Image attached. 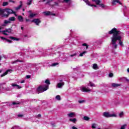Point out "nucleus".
I'll return each mask as SVG.
<instances>
[{
    "label": "nucleus",
    "mask_w": 129,
    "mask_h": 129,
    "mask_svg": "<svg viewBox=\"0 0 129 129\" xmlns=\"http://www.w3.org/2000/svg\"><path fill=\"white\" fill-rule=\"evenodd\" d=\"M109 35L113 34L111 37L110 46L112 48L113 50L117 49V43L116 42L118 41V44L121 47H123V36L124 34L117 30V29L114 28L108 32Z\"/></svg>",
    "instance_id": "f257e3e1"
},
{
    "label": "nucleus",
    "mask_w": 129,
    "mask_h": 129,
    "mask_svg": "<svg viewBox=\"0 0 129 129\" xmlns=\"http://www.w3.org/2000/svg\"><path fill=\"white\" fill-rule=\"evenodd\" d=\"M49 89V85H43L42 86H40L37 89V91L38 92H44V91H46Z\"/></svg>",
    "instance_id": "f03ea898"
},
{
    "label": "nucleus",
    "mask_w": 129,
    "mask_h": 129,
    "mask_svg": "<svg viewBox=\"0 0 129 129\" xmlns=\"http://www.w3.org/2000/svg\"><path fill=\"white\" fill-rule=\"evenodd\" d=\"M77 53H75L73 54H71L69 57H65L62 59V62H68L69 61H72V58L71 57H76Z\"/></svg>",
    "instance_id": "7ed1b4c3"
},
{
    "label": "nucleus",
    "mask_w": 129,
    "mask_h": 129,
    "mask_svg": "<svg viewBox=\"0 0 129 129\" xmlns=\"http://www.w3.org/2000/svg\"><path fill=\"white\" fill-rule=\"evenodd\" d=\"M0 16L2 17L8 18L9 17V13L7 9H0Z\"/></svg>",
    "instance_id": "20e7f679"
},
{
    "label": "nucleus",
    "mask_w": 129,
    "mask_h": 129,
    "mask_svg": "<svg viewBox=\"0 0 129 129\" xmlns=\"http://www.w3.org/2000/svg\"><path fill=\"white\" fill-rule=\"evenodd\" d=\"M2 28L0 27V33H2L3 35H5V36H8V34H10V33H12V29L11 28L6 29L5 30H3L1 31Z\"/></svg>",
    "instance_id": "39448f33"
},
{
    "label": "nucleus",
    "mask_w": 129,
    "mask_h": 129,
    "mask_svg": "<svg viewBox=\"0 0 129 129\" xmlns=\"http://www.w3.org/2000/svg\"><path fill=\"white\" fill-rule=\"evenodd\" d=\"M92 3H95L96 5L99 6V7H100L101 8H102L103 9L105 7V6H104V4H100L101 3L100 0H92Z\"/></svg>",
    "instance_id": "423d86ee"
},
{
    "label": "nucleus",
    "mask_w": 129,
    "mask_h": 129,
    "mask_svg": "<svg viewBox=\"0 0 129 129\" xmlns=\"http://www.w3.org/2000/svg\"><path fill=\"white\" fill-rule=\"evenodd\" d=\"M81 91H83V92H90V91H91V90L89 89V88L86 87H81Z\"/></svg>",
    "instance_id": "0eeeda50"
},
{
    "label": "nucleus",
    "mask_w": 129,
    "mask_h": 129,
    "mask_svg": "<svg viewBox=\"0 0 129 129\" xmlns=\"http://www.w3.org/2000/svg\"><path fill=\"white\" fill-rule=\"evenodd\" d=\"M32 23H35L36 26H39V25L41 23V20L39 19H34L32 20Z\"/></svg>",
    "instance_id": "6e6552de"
},
{
    "label": "nucleus",
    "mask_w": 129,
    "mask_h": 129,
    "mask_svg": "<svg viewBox=\"0 0 129 129\" xmlns=\"http://www.w3.org/2000/svg\"><path fill=\"white\" fill-rule=\"evenodd\" d=\"M64 85H65V83L59 82L57 84L56 88L61 89V88H62V87H63L64 86Z\"/></svg>",
    "instance_id": "1a4fd4ad"
},
{
    "label": "nucleus",
    "mask_w": 129,
    "mask_h": 129,
    "mask_svg": "<svg viewBox=\"0 0 129 129\" xmlns=\"http://www.w3.org/2000/svg\"><path fill=\"white\" fill-rule=\"evenodd\" d=\"M85 3H86V5L88 6H89L90 7H94L95 8H96L97 6L95 5L91 4L90 2L88 0H84Z\"/></svg>",
    "instance_id": "9d476101"
},
{
    "label": "nucleus",
    "mask_w": 129,
    "mask_h": 129,
    "mask_svg": "<svg viewBox=\"0 0 129 129\" xmlns=\"http://www.w3.org/2000/svg\"><path fill=\"white\" fill-rule=\"evenodd\" d=\"M43 14H44L45 16H56V14H53L50 11L43 12Z\"/></svg>",
    "instance_id": "9b49d317"
},
{
    "label": "nucleus",
    "mask_w": 129,
    "mask_h": 129,
    "mask_svg": "<svg viewBox=\"0 0 129 129\" xmlns=\"http://www.w3.org/2000/svg\"><path fill=\"white\" fill-rule=\"evenodd\" d=\"M117 4H119V5H122L121 3L119 2V0H112V6H115Z\"/></svg>",
    "instance_id": "f8f14e48"
},
{
    "label": "nucleus",
    "mask_w": 129,
    "mask_h": 129,
    "mask_svg": "<svg viewBox=\"0 0 129 129\" xmlns=\"http://www.w3.org/2000/svg\"><path fill=\"white\" fill-rule=\"evenodd\" d=\"M11 85L12 87H15L17 89H21V88H22V87L18 85H17V84L12 83Z\"/></svg>",
    "instance_id": "ddd939ff"
},
{
    "label": "nucleus",
    "mask_w": 129,
    "mask_h": 129,
    "mask_svg": "<svg viewBox=\"0 0 129 129\" xmlns=\"http://www.w3.org/2000/svg\"><path fill=\"white\" fill-rule=\"evenodd\" d=\"M20 3V5H19L17 7L14 8V9L16 11H19V10H20L21 8H22V7H23V2L22 1H21Z\"/></svg>",
    "instance_id": "4468645a"
},
{
    "label": "nucleus",
    "mask_w": 129,
    "mask_h": 129,
    "mask_svg": "<svg viewBox=\"0 0 129 129\" xmlns=\"http://www.w3.org/2000/svg\"><path fill=\"white\" fill-rule=\"evenodd\" d=\"M36 16H37L36 14L30 13L28 16V18L30 19H33V18H34V17H36Z\"/></svg>",
    "instance_id": "2eb2a0df"
},
{
    "label": "nucleus",
    "mask_w": 129,
    "mask_h": 129,
    "mask_svg": "<svg viewBox=\"0 0 129 129\" xmlns=\"http://www.w3.org/2000/svg\"><path fill=\"white\" fill-rule=\"evenodd\" d=\"M7 10L8 15H10V14H15V12L13 10L10 9H7Z\"/></svg>",
    "instance_id": "dca6fc26"
},
{
    "label": "nucleus",
    "mask_w": 129,
    "mask_h": 129,
    "mask_svg": "<svg viewBox=\"0 0 129 129\" xmlns=\"http://www.w3.org/2000/svg\"><path fill=\"white\" fill-rule=\"evenodd\" d=\"M10 39H11V40H13V41H20V39L18 38H16L13 36H10L9 37Z\"/></svg>",
    "instance_id": "f3484780"
},
{
    "label": "nucleus",
    "mask_w": 129,
    "mask_h": 129,
    "mask_svg": "<svg viewBox=\"0 0 129 129\" xmlns=\"http://www.w3.org/2000/svg\"><path fill=\"white\" fill-rule=\"evenodd\" d=\"M46 2L45 3V5H49V6H50L51 4H50V3L51 2H52L53 0H42V2H46Z\"/></svg>",
    "instance_id": "a211bd4d"
},
{
    "label": "nucleus",
    "mask_w": 129,
    "mask_h": 129,
    "mask_svg": "<svg viewBox=\"0 0 129 129\" xmlns=\"http://www.w3.org/2000/svg\"><path fill=\"white\" fill-rule=\"evenodd\" d=\"M58 6H59V3L57 2H54L53 4L50 5V7H51V8H54V7H58Z\"/></svg>",
    "instance_id": "6ab92c4d"
},
{
    "label": "nucleus",
    "mask_w": 129,
    "mask_h": 129,
    "mask_svg": "<svg viewBox=\"0 0 129 129\" xmlns=\"http://www.w3.org/2000/svg\"><path fill=\"white\" fill-rule=\"evenodd\" d=\"M9 72H11V70H7L5 73H4L3 74L1 75V77H4V76H6Z\"/></svg>",
    "instance_id": "aec40b11"
},
{
    "label": "nucleus",
    "mask_w": 129,
    "mask_h": 129,
    "mask_svg": "<svg viewBox=\"0 0 129 129\" xmlns=\"http://www.w3.org/2000/svg\"><path fill=\"white\" fill-rule=\"evenodd\" d=\"M69 117H74V115H75V112H71L68 114Z\"/></svg>",
    "instance_id": "412c9836"
},
{
    "label": "nucleus",
    "mask_w": 129,
    "mask_h": 129,
    "mask_svg": "<svg viewBox=\"0 0 129 129\" xmlns=\"http://www.w3.org/2000/svg\"><path fill=\"white\" fill-rule=\"evenodd\" d=\"M103 115L105 116V117H110V114L108 112H104Z\"/></svg>",
    "instance_id": "4be33fe9"
},
{
    "label": "nucleus",
    "mask_w": 129,
    "mask_h": 129,
    "mask_svg": "<svg viewBox=\"0 0 129 129\" xmlns=\"http://www.w3.org/2000/svg\"><path fill=\"white\" fill-rule=\"evenodd\" d=\"M9 20L10 22H15V21H16V18L14 17H10Z\"/></svg>",
    "instance_id": "5701e85b"
},
{
    "label": "nucleus",
    "mask_w": 129,
    "mask_h": 129,
    "mask_svg": "<svg viewBox=\"0 0 129 129\" xmlns=\"http://www.w3.org/2000/svg\"><path fill=\"white\" fill-rule=\"evenodd\" d=\"M86 53H87V51H84L83 52H81L79 54L80 57H83V56H84V55H85V54H86Z\"/></svg>",
    "instance_id": "b1692460"
},
{
    "label": "nucleus",
    "mask_w": 129,
    "mask_h": 129,
    "mask_svg": "<svg viewBox=\"0 0 129 129\" xmlns=\"http://www.w3.org/2000/svg\"><path fill=\"white\" fill-rule=\"evenodd\" d=\"M112 87H118L119 86H120V84L112 83Z\"/></svg>",
    "instance_id": "393cba45"
},
{
    "label": "nucleus",
    "mask_w": 129,
    "mask_h": 129,
    "mask_svg": "<svg viewBox=\"0 0 129 129\" xmlns=\"http://www.w3.org/2000/svg\"><path fill=\"white\" fill-rule=\"evenodd\" d=\"M18 20L19 22H24V18L22 16H18Z\"/></svg>",
    "instance_id": "a878e982"
},
{
    "label": "nucleus",
    "mask_w": 129,
    "mask_h": 129,
    "mask_svg": "<svg viewBox=\"0 0 129 129\" xmlns=\"http://www.w3.org/2000/svg\"><path fill=\"white\" fill-rule=\"evenodd\" d=\"M33 2V0H28L27 5L28 6H30V5H32V3Z\"/></svg>",
    "instance_id": "bb28decb"
},
{
    "label": "nucleus",
    "mask_w": 129,
    "mask_h": 129,
    "mask_svg": "<svg viewBox=\"0 0 129 129\" xmlns=\"http://www.w3.org/2000/svg\"><path fill=\"white\" fill-rule=\"evenodd\" d=\"M18 62H23L22 60H15L14 61H13L12 62V64H16V63H18Z\"/></svg>",
    "instance_id": "cd10ccee"
},
{
    "label": "nucleus",
    "mask_w": 129,
    "mask_h": 129,
    "mask_svg": "<svg viewBox=\"0 0 129 129\" xmlns=\"http://www.w3.org/2000/svg\"><path fill=\"white\" fill-rule=\"evenodd\" d=\"M93 69H94L95 70H96V69H97V64L96 63H94L93 65Z\"/></svg>",
    "instance_id": "c85d7f7f"
},
{
    "label": "nucleus",
    "mask_w": 129,
    "mask_h": 129,
    "mask_svg": "<svg viewBox=\"0 0 129 129\" xmlns=\"http://www.w3.org/2000/svg\"><path fill=\"white\" fill-rule=\"evenodd\" d=\"M70 121H72V122H74V123H75V122H76V118L70 119Z\"/></svg>",
    "instance_id": "c756f323"
},
{
    "label": "nucleus",
    "mask_w": 129,
    "mask_h": 129,
    "mask_svg": "<svg viewBox=\"0 0 129 129\" xmlns=\"http://www.w3.org/2000/svg\"><path fill=\"white\" fill-rule=\"evenodd\" d=\"M57 65H59V63L58 62H55L51 64V66L52 67H55V66H57Z\"/></svg>",
    "instance_id": "7c9ffc66"
},
{
    "label": "nucleus",
    "mask_w": 129,
    "mask_h": 129,
    "mask_svg": "<svg viewBox=\"0 0 129 129\" xmlns=\"http://www.w3.org/2000/svg\"><path fill=\"white\" fill-rule=\"evenodd\" d=\"M83 119H84V120L88 121V120H89V119H90V118H89L88 116H84Z\"/></svg>",
    "instance_id": "2f4dec72"
},
{
    "label": "nucleus",
    "mask_w": 129,
    "mask_h": 129,
    "mask_svg": "<svg viewBox=\"0 0 129 129\" xmlns=\"http://www.w3.org/2000/svg\"><path fill=\"white\" fill-rule=\"evenodd\" d=\"M56 99H57V100H61V97H60V95H57L55 97Z\"/></svg>",
    "instance_id": "473e14b6"
},
{
    "label": "nucleus",
    "mask_w": 129,
    "mask_h": 129,
    "mask_svg": "<svg viewBox=\"0 0 129 129\" xmlns=\"http://www.w3.org/2000/svg\"><path fill=\"white\" fill-rule=\"evenodd\" d=\"M91 127L92 128H96V123L92 124Z\"/></svg>",
    "instance_id": "72a5a7b5"
},
{
    "label": "nucleus",
    "mask_w": 129,
    "mask_h": 129,
    "mask_svg": "<svg viewBox=\"0 0 129 129\" xmlns=\"http://www.w3.org/2000/svg\"><path fill=\"white\" fill-rule=\"evenodd\" d=\"M8 5H9L8 2H4L3 4V7H6V6H8Z\"/></svg>",
    "instance_id": "f704fd0d"
},
{
    "label": "nucleus",
    "mask_w": 129,
    "mask_h": 129,
    "mask_svg": "<svg viewBox=\"0 0 129 129\" xmlns=\"http://www.w3.org/2000/svg\"><path fill=\"white\" fill-rule=\"evenodd\" d=\"M4 24H11V21H10L9 20V21H8V20H5V21H4Z\"/></svg>",
    "instance_id": "c9c22d12"
},
{
    "label": "nucleus",
    "mask_w": 129,
    "mask_h": 129,
    "mask_svg": "<svg viewBox=\"0 0 129 129\" xmlns=\"http://www.w3.org/2000/svg\"><path fill=\"white\" fill-rule=\"evenodd\" d=\"M110 117H116V115L115 114H110Z\"/></svg>",
    "instance_id": "e433bc0d"
},
{
    "label": "nucleus",
    "mask_w": 129,
    "mask_h": 129,
    "mask_svg": "<svg viewBox=\"0 0 129 129\" xmlns=\"http://www.w3.org/2000/svg\"><path fill=\"white\" fill-rule=\"evenodd\" d=\"M90 86L91 87H95V85L93 83H90Z\"/></svg>",
    "instance_id": "4c0bfd02"
},
{
    "label": "nucleus",
    "mask_w": 129,
    "mask_h": 129,
    "mask_svg": "<svg viewBox=\"0 0 129 129\" xmlns=\"http://www.w3.org/2000/svg\"><path fill=\"white\" fill-rule=\"evenodd\" d=\"M119 117H122V116H123V112H121L119 114Z\"/></svg>",
    "instance_id": "58836bf2"
},
{
    "label": "nucleus",
    "mask_w": 129,
    "mask_h": 129,
    "mask_svg": "<svg viewBox=\"0 0 129 129\" xmlns=\"http://www.w3.org/2000/svg\"><path fill=\"white\" fill-rule=\"evenodd\" d=\"M12 104H13V105H17V104H20V103L19 102H13L12 103Z\"/></svg>",
    "instance_id": "ea45409f"
},
{
    "label": "nucleus",
    "mask_w": 129,
    "mask_h": 129,
    "mask_svg": "<svg viewBox=\"0 0 129 129\" xmlns=\"http://www.w3.org/2000/svg\"><path fill=\"white\" fill-rule=\"evenodd\" d=\"M45 83L48 85H50V81H49V80H46L45 81Z\"/></svg>",
    "instance_id": "a19ab883"
},
{
    "label": "nucleus",
    "mask_w": 129,
    "mask_h": 129,
    "mask_svg": "<svg viewBox=\"0 0 129 129\" xmlns=\"http://www.w3.org/2000/svg\"><path fill=\"white\" fill-rule=\"evenodd\" d=\"M82 45L85 46L86 49H88V45H87L86 43H84L82 44Z\"/></svg>",
    "instance_id": "79ce46f5"
},
{
    "label": "nucleus",
    "mask_w": 129,
    "mask_h": 129,
    "mask_svg": "<svg viewBox=\"0 0 129 129\" xmlns=\"http://www.w3.org/2000/svg\"><path fill=\"white\" fill-rule=\"evenodd\" d=\"M125 126H126V124H124L121 126L120 129H124L125 128Z\"/></svg>",
    "instance_id": "37998d69"
},
{
    "label": "nucleus",
    "mask_w": 129,
    "mask_h": 129,
    "mask_svg": "<svg viewBox=\"0 0 129 129\" xmlns=\"http://www.w3.org/2000/svg\"><path fill=\"white\" fill-rule=\"evenodd\" d=\"M6 41L7 42H8V43H9L10 44H12V43H13V41L10 40L8 39H6Z\"/></svg>",
    "instance_id": "c03bdc74"
},
{
    "label": "nucleus",
    "mask_w": 129,
    "mask_h": 129,
    "mask_svg": "<svg viewBox=\"0 0 129 129\" xmlns=\"http://www.w3.org/2000/svg\"><path fill=\"white\" fill-rule=\"evenodd\" d=\"M109 77H113V74L112 73H110L109 74Z\"/></svg>",
    "instance_id": "a18cd8bd"
},
{
    "label": "nucleus",
    "mask_w": 129,
    "mask_h": 129,
    "mask_svg": "<svg viewBox=\"0 0 129 129\" xmlns=\"http://www.w3.org/2000/svg\"><path fill=\"white\" fill-rule=\"evenodd\" d=\"M0 39H2V40H6V41H7V38L2 36H0Z\"/></svg>",
    "instance_id": "49530a36"
},
{
    "label": "nucleus",
    "mask_w": 129,
    "mask_h": 129,
    "mask_svg": "<svg viewBox=\"0 0 129 129\" xmlns=\"http://www.w3.org/2000/svg\"><path fill=\"white\" fill-rule=\"evenodd\" d=\"M84 100H79L78 102L79 103H83V102H84Z\"/></svg>",
    "instance_id": "de8ad7c7"
},
{
    "label": "nucleus",
    "mask_w": 129,
    "mask_h": 129,
    "mask_svg": "<svg viewBox=\"0 0 129 129\" xmlns=\"http://www.w3.org/2000/svg\"><path fill=\"white\" fill-rule=\"evenodd\" d=\"M26 78H27V79H30V78H31V76L27 75Z\"/></svg>",
    "instance_id": "09e8293b"
},
{
    "label": "nucleus",
    "mask_w": 129,
    "mask_h": 129,
    "mask_svg": "<svg viewBox=\"0 0 129 129\" xmlns=\"http://www.w3.org/2000/svg\"><path fill=\"white\" fill-rule=\"evenodd\" d=\"M71 0H63L64 3H70Z\"/></svg>",
    "instance_id": "8fccbe9b"
},
{
    "label": "nucleus",
    "mask_w": 129,
    "mask_h": 129,
    "mask_svg": "<svg viewBox=\"0 0 129 129\" xmlns=\"http://www.w3.org/2000/svg\"><path fill=\"white\" fill-rule=\"evenodd\" d=\"M10 3H12L13 4H15L16 3L15 1H14L13 0H9Z\"/></svg>",
    "instance_id": "3c124183"
},
{
    "label": "nucleus",
    "mask_w": 129,
    "mask_h": 129,
    "mask_svg": "<svg viewBox=\"0 0 129 129\" xmlns=\"http://www.w3.org/2000/svg\"><path fill=\"white\" fill-rule=\"evenodd\" d=\"M18 116L19 117H23V116H24V115L23 114H19V115H18Z\"/></svg>",
    "instance_id": "603ef678"
},
{
    "label": "nucleus",
    "mask_w": 129,
    "mask_h": 129,
    "mask_svg": "<svg viewBox=\"0 0 129 129\" xmlns=\"http://www.w3.org/2000/svg\"><path fill=\"white\" fill-rule=\"evenodd\" d=\"M24 37H25V38H29V35H27V34L24 35Z\"/></svg>",
    "instance_id": "864d4df0"
},
{
    "label": "nucleus",
    "mask_w": 129,
    "mask_h": 129,
    "mask_svg": "<svg viewBox=\"0 0 129 129\" xmlns=\"http://www.w3.org/2000/svg\"><path fill=\"white\" fill-rule=\"evenodd\" d=\"M124 79H125V80L127 82H129V80H128V79H127V78H124Z\"/></svg>",
    "instance_id": "5fc2aeb1"
},
{
    "label": "nucleus",
    "mask_w": 129,
    "mask_h": 129,
    "mask_svg": "<svg viewBox=\"0 0 129 129\" xmlns=\"http://www.w3.org/2000/svg\"><path fill=\"white\" fill-rule=\"evenodd\" d=\"M39 117H41V114H38V115H37V118H39Z\"/></svg>",
    "instance_id": "6e6d98bb"
},
{
    "label": "nucleus",
    "mask_w": 129,
    "mask_h": 129,
    "mask_svg": "<svg viewBox=\"0 0 129 129\" xmlns=\"http://www.w3.org/2000/svg\"><path fill=\"white\" fill-rule=\"evenodd\" d=\"M126 9V6H124L123 8V11H124Z\"/></svg>",
    "instance_id": "4d7b16f0"
},
{
    "label": "nucleus",
    "mask_w": 129,
    "mask_h": 129,
    "mask_svg": "<svg viewBox=\"0 0 129 129\" xmlns=\"http://www.w3.org/2000/svg\"><path fill=\"white\" fill-rule=\"evenodd\" d=\"M72 129H78V128L74 126L72 127Z\"/></svg>",
    "instance_id": "13d9d810"
},
{
    "label": "nucleus",
    "mask_w": 129,
    "mask_h": 129,
    "mask_svg": "<svg viewBox=\"0 0 129 129\" xmlns=\"http://www.w3.org/2000/svg\"><path fill=\"white\" fill-rule=\"evenodd\" d=\"M28 13H29L30 14H33V13H32V10L29 11Z\"/></svg>",
    "instance_id": "bf43d9fd"
},
{
    "label": "nucleus",
    "mask_w": 129,
    "mask_h": 129,
    "mask_svg": "<svg viewBox=\"0 0 129 129\" xmlns=\"http://www.w3.org/2000/svg\"><path fill=\"white\" fill-rule=\"evenodd\" d=\"M26 22H30V19H26Z\"/></svg>",
    "instance_id": "052dcab7"
},
{
    "label": "nucleus",
    "mask_w": 129,
    "mask_h": 129,
    "mask_svg": "<svg viewBox=\"0 0 129 129\" xmlns=\"http://www.w3.org/2000/svg\"><path fill=\"white\" fill-rule=\"evenodd\" d=\"M25 83V81L24 80H23V81L21 82V83Z\"/></svg>",
    "instance_id": "680f3d73"
},
{
    "label": "nucleus",
    "mask_w": 129,
    "mask_h": 129,
    "mask_svg": "<svg viewBox=\"0 0 129 129\" xmlns=\"http://www.w3.org/2000/svg\"><path fill=\"white\" fill-rule=\"evenodd\" d=\"M59 82H63V80H59Z\"/></svg>",
    "instance_id": "e2e57ef3"
},
{
    "label": "nucleus",
    "mask_w": 129,
    "mask_h": 129,
    "mask_svg": "<svg viewBox=\"0 0 129 129\" xmlns=\"http://www.w3.org/2000/svg\"><path fill=\"white\" fill-rule=\"evenodd\" d=\"M12 14H14L15 16H16L17 17V14H16V12H15V13H12Z\"/></svg>",
    "instance_id": "0e129e2a"
},
{
    "label": "nucleus",
    "mask_w": 129,
    "mask_h": 129,
    "mask_svg": "<svg viewBox=\"0 0 129 129\" xmlns=\"http://www.w3.org/2000/svg\"><path fill=\"white\" fill-rule=\"evenodd\" d=\"M21 30H24V27H21Z\"/></svg>",
    "instance_id": "69168bd1"
},
{
    "label": "nucleus",
    "mask_w": 129,
    "mask_h": 129,
    "mask_svg": "<svg viewBox=\"0 0 129 129\" xmlns=\"http://www.w3.org/2000/svg\"><path fill=\"white\" fill-rule=\"evenodd\" d=\"M52 126H55V125H54V124H52Z\"/></svg>",
    "instance_id": "338daca9"
},
{
    "label": "nucleus",
    "mask_w": 129,
    "mask_h": 129,
    "mask_svg": "<svg viewBox=\"0 0 129 129\" xmlns=\"http://www.w3.org/2000/svg\"><path fill=\"white\" fill-rule=\"evenodd\" d=\"M0 60H2V56H0Z\"/></svg>",
    "instance_id": "774afa93"
}]
</instances>
